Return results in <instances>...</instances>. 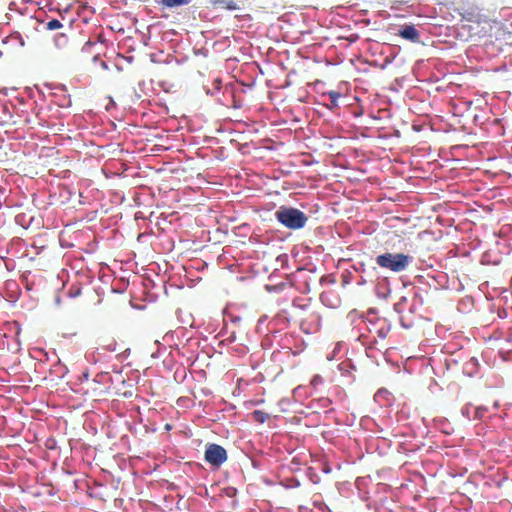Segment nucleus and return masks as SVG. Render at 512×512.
<instances>
[{
	"label": "nucleus",
	"mask_w": 512,
	"mask_h": 512,
	"mask_svg": "<svg viewBox=\"0 0 512 512\" xmlns=\"http://www.w3.org/2000/svg\"><path fill=\"white\" fill-rule=\"evenodd\" d=\"M321 382H322V378H321V376H319V375H315V376L313 377L312 381H311V383H312L313 385H316V384L321 383Z\"/></svg>",
	"instance_id": "nucleus-13"
},
{
	"label": "nucleus",
	"mask_w": 512,
	"mask_h": 512,
	"mask_svg": "<svg viewBox=\"0 0 512 512\" xmlns=\"http://www.w3.org/2000/svg\"><path fill=\"white\" fill-rule=\"evenodd\" d=\"M325 299V294H321V300L324 301Z\"/></svg>",
	"instance_id": "nucleus-14"
},
{
	"label": "nucleus",
	"mask_w": 512,
	"mask_h": 512,
	"mask_svg": "<svg viewBox=\"0 0 512 512\" xmlns=\"http://www.w3.org/2000/svg\"><path fill=\"white\" fill-rule=\"evenodd\" d=\"M54 42L58 48H65L68 46L69 39L65 33L61 32L55 35Z\"/></svg>",
	"instance_id": "nucleus-6"
},
{
	"label": "nucleus",
	"mask_w": 512,
	"mask_h": 512,
	"mask_svg": "<svg viewBox=\"0 0 512 512\" xmlns=\"http://www.w3.org/2000/svg\"><path fill=\"white\" fill-rule=\"evenodd\" d=\"M205 460L212 466L219 467L227 460V452L218 444H209L205 450Z\"/></svg>",
	"instance_id": "nucleus-3"
},
{
	"label": "nucleus",
	"mask_w": 512,
	"mask_h": 512,
	"mask_svg": "<svg viewBox=\"0 0 512 512\" xmlns=\"http://www.w3.org/2000/svg\"><path fill=\"white\" fill-rule=\"evenodd\" d=\"M331 100V104L333 106H337L338 99L341 97V94L337 91L331 90L327 93Z\"/></svg>",
	"instance_id": "nucleus-8"
},
{
	"label": "nucleus",
	"mask_w": 512,
	"mask_h": 512,
	"mask_svg": "<svg viewBox=\"0 0 512 512\" xmlns=\"http://www.w3.org/2000/svg\"><path fill=\"white\" fill-rule=\"evenodd\" d=\"M117 343L114 340H111L110 343L106 345V349L109 351H116Z\"/></svg>",
	"instance_id": "nucleus-12"
},
{
	"label": "nucleus",
	"mask_w": 512,
	"mask_h": 512,
	"mask_svg": "<svg viewBox=\"0 0 512 512\" xmlns=\"http://www.w3.org/2000/svg\"><path fill=\"white\" fill-rule=\"evenodd\" d=\"M254 415V418L259 421V422H264L265 418H264V413L259 411V410H256L254 411L253 413Z\"/></svg>",
	"instance_id": "nucleus-11"
},
{
	"label": "nucleus",
	"mask_w": 512,
	"mask_h": 512,
	"mask_svg": "<svg viewBox=\"0 0 512 512\" xmlns=\"http://www.w3.org/2000/svg\"><path fill=\"white\" fill-rule=\"evenodd\" d=\"M73 20H66L65 16L60 13V19H51L45 23V28L47 30H59L63 29L64 27H68L71 29Z\"/></svg>",
	"instance_id": "nucleus-5"
},
{
	"label": "nucleus",
	"mask_w": 512,
	"mask_h": 512,
	"mask_svg": "<svg viewBox=\"0 0 512 512\" xmlns=\"http://www.w3.org/2000/svg\"><path fill=\"white\" fill-rule=\"evenodd\" d=\"M102 66H103L104 68H107V65H106V63H105V62H102Z\"/></svg>",
	"instance_id": "nucleus-15"
},
{
	"label": "nucleus",
	"mask_w": 512,
	"mask_h": 512,
	"mask_svg": "<svg viewBox=\"0 0 512 512\" xmlns=\"http://www.w3.org/2000/svg\"><path fill=\"white\" fill-rule=\"evenodd\" d=\"M158 3L164 7L172 8L176 6L189 4L190 0H160Z\"/></svg>",
	"instance_id": "nucleus-7"
},
{
	"label": "nucleus",
	"mask_w": 512,
	"mask_h": 512,
	"mask_svg": "<svg viewBox=\"0 0 512 512\" xmlns=\"http://www.w3.org/2000/svg\"><path fill=\"white\" fill-rule=\"evenodd\" d=\"M276 219L289 229H300L305 226L308 218L297 208L281 206L275 212Z\"/></svg>",
	"instance_id": "nucleus-1"
},
{
	"label": "nucleus",
	"mask_w": 512,
	"mask_h": 512,
	"mask_svg": "<svg viewBox=\"0 0 512 512\" xmlns=\"http://www.w3.org/2000/svg\"><path fill=\"white\" fill-rule=\"evenodd\" d=\"M397 35L413 43H419L421 38L419 31L414 25L402 26Z\"/></svg>",
	"instance_id": "nucleus-4"
},
{
	"label": "nucleus",
	"mask_w": 512,
	"mask_h": 512,
	"mask_svg": "<svg viewBox=\"0 0 512 512\" xmlns=\"http://www.w3.org/2000/svg\"><path fill=\"white\" fill-rule=\"evenodd\" d=\"M81 294V288L79 287H71L69 290V295L71 297H77Z\"/></svg>",
	"instance_id": "nucleus-10"
},
{
	"label": "nucleus",
	"mask_w": 512,
	"mask_h": 512,
	"mask_svg": "<svg viewBox=\"0 0 512 512\" xmlns=\"http://www.w3.org/2000/svg\"><path fill=\"white\" fill-rule=\"evenodd\" d=\"M412 261V257L403 253H384L376 257V263L383 269L395 273L404 271Z\"/></svg>",
	"instance_id": "nucleus-2"
},
{
	"label": "nucleus",
	"mask_w": 512,
	"mask_h": 512,
	"mask_svg": "<svg viewBox=\"0 0 512 512\" xmlns=\"http://www.w3.org/2000/svg\"><path fill=\"white\" fill-rule=\"evenodd\" d=\"M220 3L222 4L223 7H225L228 10H235L238 8L237 4L231 0H229V1L222 0V1H220Z\"/></svg>",
	"instance_id": "nucleus-9"
}]
</instances>
